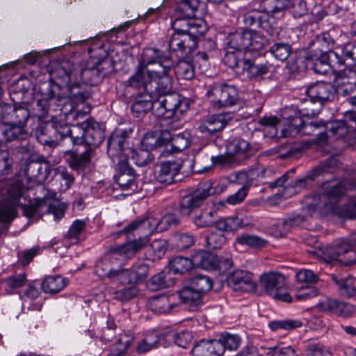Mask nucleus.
Here are the masks:
<instances>
[{"mask_svg": "<svg viewBox=\"0 0 356 356\" xmlns=\"http://www.w3.org/2000/svg\"><path fill=\"white\" fill-rule=\"evenodd\" d=\"M103 77L99 65L77 69L70 63L58 65L50 71L49 81L35 93L32 113L42 119L52 113L63 112L65 115L72 112L75 106L89 96L83 83L95 85Z\"/></svg>", "mask_w": 356, "mask_h": 356, "instance_id": "1", "label": "nucleus"}, {"mask_svg": "<svg viewBox=\"0 0 356 356\" xmlns=\"http://www.w3.org/2000/svg\"><path fill=\"white\" fill-rule=\"evenodd\" d=\"M156 48L147 47L143 49L138 65L134 74L126 81L128 88L138 90L131 105V111L134 117L142 118L153 106L152 93H155L153 83L147 78V70L153 68L157 57Z\"/></svg>", "mask_w": 356, "mask_h": 356, "instance_id": "2", "label": "nucleus"}, {"mask_svg": "<svg viewBox=\"0 0 356 356\" xmlns=\"http://www.w3.org/2000/svg\"><path fill=\"white\" fill-rule=\"evenodd\" d=\"M156 53L158 58L155 59L153 68L147 70V78L152 81L155 92L162 95L166 118H177L181 100L178 94L170 92L172 82L169 74L175 67L174 62L170 54H165L159 49H156Z\"/></svg>", "mask_w": 356, "mask_h": 356, "instance_id": "3", "label": "nucleus"}, {"mask_svg": "<svg viewBox=\"0 0 356 356\" xmlns=\"http://www.w3.org/2000/svg\"><path fill=\"white\" fill-rule=\"evenodd\" d=\"M314 62V70L320 74L326 73L332 63L339 66L353 67L356 65V42L336 47L333 50L318 49L310 55Z\"/></svg>", "mask_w": 356, "mask_h": 356, "instance_id": "4", "label": "nucleus"}, {"mask_svg": "<svg viewBox=\"0 0 356 356\" xmlns=\"http://www.w3.org/2000/svg\"><path fill=\"white\" fill-rule=\"evenodd\" d=\"M125 137L118 132L113 133L108 139L107 153L118 171L115 176V182L124 190L135 191L137 188L135 183V175L132 168L126 161L125 156L119 157V151H122Z\"/></svg>", "mask_w": 356, "mask_h": 356, "instance_id": "5", "label": "nucleus"}, {"mask_svg": "<svg viewBox=\"0 0 356 356\" xmlns=\"http://www.w3.org/2000/svg\"><path fill=\"white\" fill-rule=\"evenodd\" d=\"M345 193L343 186L338 182H326L323 185V193L319 195V204L327 212L337 213L342 218H354L356 216V198L348 201L344 207L337 209L335 204Z\"/></svg>", "mask_w": 356, "mask_h": 356, "instance_id": "6", "label": "nucleus"}, {"mask_svg": "<svg viewBox=\"0 0 356 356\" xmlns=\"http://www.w3.org/2000/svg\"><path fill=\"white\" fill-rule=\"evenodd\" d=\"M180 219L177 214L169 213L161 218L152 216L142 220H136L130 222L120 232L116 233V237L121 234H129L135 231L138 234L149 236L154 232H162L169 227L176 226L179 223Z\"/></svg>", "mask_w": 356, "mask_h": 356, "instance_id": "7", "label": "nucleus"}, {"mask_svg": "<svg viewBox=\"0 0 356 356\" xmlns=\"http://www.w3.org/2000/svg\"><path fill=\"white\" fill-rule=\"evenodd\" d=\"M309 99H302L299 111L301 115L312 118L318 114V109L313 107L314 103H319L322 105L326 102L330 101L334 98L335 90L334 87L327 83L317 82L309 86L306 90Z\"/></svg>", "mask_w": 356, "mask_h": 356, "instance_id": "8", "label": "nucleus"}, {"mask_svg": "<svg viewBox=\"0 0 356 356\" xmlns=\"http://www.w3.org/2000/svg\"><path fill=\"white\" fill-rule=\"evenodd\" d=\"M3 109L13 111V119L8 121V126L0 127V141L9 142L15 139H24L27 136L24 127L29 116L28 109L22 106H4Z\"/></svg>", "mask_w": 356, "mask_h": 356, "instance_id": "9", "label": "nucleus"}, {"mask_svg": "<svg viewBox=\"0 0 356 356\" xmlns=\"http://www.w3.org/2000/svg\"><path fill=\"white\" fill-rule=\"evenodd\" d=\"M266 39L258 32L245 30L229 35V44L232 48L248 52L256 53L261 50L266 44Z\"/></svg>", "mask_w": 356, "mask_h": 356, "instance_id": "10", "label": "nucleus"}, {"mask_svg": "<svg viewBox=\"0 0 356 356\" xmlns=\"http://www.w3.org/2000/svg\"><path fill=\"white\" fill-rule=\"evenodd\" d=\"M205 96L213 109L233 106L238 98L236 87L228 84L210 86Z\"/></svg>", "mask_w": 356, "mask_h": 356, "instance_id": "11", "label": "nucleus"}, {"mask_svg": "<svg viewBox=\"0 0 356 356\" xmlns=\"http://www.w3.org/2000/svg\"><path fill=\"white\" fill-rule=\"evenodd\" d=\"M85 125L82 124L81 126L74 125L69 128L67 125L58 124L54 121L49 122L47 124V128L51 127L55 138L49 137L45 138L44 136L40 138V143L50 146L56 145L58 139L64 138L67 136L71 138V141L74 145H81L83 143V136L85 134Z\"/></svg>", "mask_w": 356, "mask_h": 356, "instance_id": "12", "label": "nucleus"}, {"mask_svg": "<svg viewBox=\"0 0 356 356\" xmlns=\"http://www.w3.org/2000/svg\"><path fill=\"white\" fill-rule=\"evenodd\" d=\"M260 282L265 293L273 298L286 302L292 301L291 296L285 291L286 282L282 274L275 272L264 274Z\"/></svg>", "mask_w": 356, "mask_h": 356, "instance_id": "13", "label": "nucleus"}, {"mask_svg": "<svg viewBox=\"0 0 356 356\" xmlns=\"http://www.w3.org/2000/svg\"><path fill=\"white\" fill-rule=\"evenodd\" d=\"M212 185L211 181L201 182L193 193L183 197L179 204L180 214L182 216L190 215L191 211L200 206L207 197L215 194L216 190Z\"/></svg>", "mask_w": 356, "mask_h": 356, "instance_id": "14", "label": "nucleus"}, {"mask_svg": "<svg viewBox=\"0 0 356 356\" xmlns=\"http://www.w3.org/2000/svg\"><path fill=\"white\" fill-rule=\"evenodd\" d=\"M302 117L305 115H297L287 118L280 128L281 136L283 137H296L298 136L308 135L313 128L324 127L325 123L323 120L312 121L305 123Z\"/></svg>", "mask_w": 356, "mask_h": 356, "instance_id": "15", "label": "nucleus"}, {"mask_svg": "<svg viewBox=\"0 0 356 356\" xmlns=\"http://www.w3.org/2000/svg\"><path fill=\"white\" fill-rule=\"evenodd\" d=\"M23 193L21 182L13 183L8 191V198L0 200V222L10 223L17 216L16 201Z\"/></svg>", "mask_w": 356, "mask_h": 356, "instance_id": "16", "label": "nucleus"}, {"mask_svg": "<svg viewBox=\"0 0 356 356\" xmlns=\"http://www.w3.org/2000/svg\"><path fill=\"white\" fill-rule=\"evenodd\" d=\"M197 42L195 37L183 29L176 30L171 35L168 47L179 57L189 56L196 49Z\"/></svg>", "mask_w": 356, "mask_h": 356, "instance_id": "17", "label": "nucleus"}, {"mask_svg": "<svg viewBox=\"0 0 356 356\" xmlns=\"http://www.w3.org/2000/svg\"><path fill=\"white\" fill-rule=\"evenodd\" d=\"M227 284L234 291L252 292L256 289V282L252 273L243 270H236L227 277Z\"/></svg>", "mask_w": 356, "mask_h": 356, "instance_id": "18", "label": "nucleus"}, {"mask_svg": "<svg viewBox=\"0 0 356 356\" xmlns=\"http://www.w3.org/2000/svg\"><path fill=\"white\" fill-rule=\"evenodd\" d=\"M327 129L337 138L346 136L348 133L356 129V112L353 111L345 112L342 120L331 122Z\"/></svg>", "mask_w": 356, "mask_h": 356, "instance_id": "19", "label": "nucleus"}, {"mask_svg": "<svg viewBox=\"0 0 356 356\" xmlns=\"http://www.w3.org/2000/svg\"><path fill=\"white\" fill-rule=\"evenodd\" d=\"M233 118L232 113H222L209 116L202 120L197 129L202 134H213L222 130Z\"/></svg>", "mask_w": 356, "mask_h": 356, "instance_id": "20", "label": "nucleus"}, {"mask_svg": "<svg viewBox=\"0 0 356 356\" xmlns=\"http://www.w3.org/2000/svg\"><path fill=\"white\" fill-rule=\"evenodd\" d=\"M193 262L195 266L207 270L221 268L223 263L226 266H230L232 264V261L229 259H226L222 261L216 254L203 250H200L193 254Z\"/></svg>", "mask_w": 356, "mask_h": 356, "instance_id": "21", "label": "nucleus"}, {"mask_svg": "<svg viewBox=\"0 0 356 356\" xmlns=\"http://www.w3.org/2000/svg\"><path fill=\"white\" fill-rule=\"evenodd\" d=\"M181 168V163L177 161H168L157 165L154 174L156 180L167 185L175 181V177Z\"/></svg>", "mask_w": 356, "mask_h": 356, "instance_id": "22", "label": "nucleus"}, {"mask_svg": "<svg viewBox=\"0 0 356 356\" xmlns=\"http://www.w3.org/2000/svg\"><path fill=\"white\" fill-rule=\"evenodd\" d=\"M148 242V236L143 235V236L138 239L114 246L110 250L112 253L115 255V258L117 259L118 256L125 259H130Z\"/></svg>", "mask_w": 356, "mask_h": 356, "instance_id": "23", "label": "nucleus"}, {"mask_svg": "<svg viewBox=\"0 0 356 356\" xmlns=\"http://www.w3.org/2000/svg\"><path fill=\"white\" fill-rule=\"evenodd\" d=\"M177 296L160 295L154 296L148 301L149 308L155 313L166 314L174 309L177 306Z\"/></svg>", "mask_w": 356, "mask_h": 356, "instance_id": "24", "label": "nucleus"}, {"mask_svg": "<svg viewBox=\"0 0 356 356\" xmlns=\"http://www.w3.org/2000/svg\"><path fill=\"white\" fill-rule=\"evenodd\" d=\"M241 70L246 74L249 79H262L265 75L272 73L273 67L269 64H257L248 58L243 59Z\"/></svg>", "mask_w": 356, "mask_h": 356, "instance_id": "25", "label": "nucleus"}, {"mask_svg": "<svg viewBox=\"0 0 356 356\" xmlns=\"http://www.w3.org/2000/svg\"><path fill=\"white\" fill-rule=\"evenodd\" d=\"M204 6V3L200 0H181L175 10L177 20L197 17Z\"/></svg>", "mask_w": 356, "mask_h": 356, "instance_id": "26", "label": "nucleus"}, {"mask_svg": "<svg viewBox=\"0 0 356 356\" xmlns=\"http://www.w3.org/2000/svg\"><path fill=\"white\" fill-rule=\"evenodd\" d=\"M192 356H222V346L214 340H201L191 350Z\"/></svg>", "mask_w": 356, "mask_h": 356, "instance_id": "27", "label": "nucleus"}, {"mask_svg": "<svg viewBox=\"0 0 356 356\" xmlns=\"http://www.w3.org/2000/svg\"><path fill=\"white\" fill-rule=\"evenodd\" d=\"M170 138V132L166 129L160 131L147 132L142 139V145L150 151L165 145Z\"/></svg>", "mask_w": 356, "mask_h": 356, "instance_id": "28", "label": "nucleus"}, {"mask_svg": "<svg viewBox=\"0 0 356 356\" xmlns=\"http://www.w3.org/2000/svg\"><path fill=\"white\" fill-rule=\"evenodd\" d=\"M125 143L126 140H124V144L122 145V151H119V157L125 156L126 161L127 162L131 157V159L133 160L134 163L138 166L145 165L153 160L154 157L149 153V150L145 149L134 151L130 148L127 147L125 146Z\"/></svg>", "mask_w": 356, "mask_h": 356, "instance_id": "29", "label": "nucleus"}, {"mask_svg": "<svg viewBox=\"0 0 356 356\" xmlns=\"http://www.w3.org/2000/svg\"><path fill=\"white\" fill-rule=\"evenodd\" d=\"M337 160L335 157H331L323 163L320 164L318 167L312 169L311 171L308 172L307 175L300 179L296 182V186H303V184L305 183L307 180L313 181L318 176L325 174V173H332L334 170V167L337 165Z\"/></svg>", "mask_w": 356, "mask_h": 356, "instance_id": "30", "label": "nucleus"}, {"mask_svg": "<svg viewBox=\"0 0 356 356\" xmlns=\"http://www.w3.org/2000/svg\"><path fill=\"white\" fill-rule=\"evenodd\" d=\"M316 307L322 311L333 312L346 316L350 315L353 312V307L348 303L338 302L336 300L327 298H322L316 305Z\"/></svg>", "mask_w": 356, "mask_h": 356, "instance_id": "31", "label": "nucleus"}, {"mask_svg": "<svg viewBox=\"0 0 356 356\" xmlns=\"http://www.w3.org/2000/svg\"><path fill=\"white\" fill-rule=\"evenodd\" d=\"M118 263V259L111 250L102 258L99 259L95 265V273L101 277L110 279L115 270L114 265Z\"/></svg>", "mask_w": 356, "mask_h": 356, "instance_id": "32", "label": "nucleus"}, {"mask_svg": "<svg viewBox=\"0 0 356 356\" xmlns=\"http://www.w3.org/2000/svg\"><path fill=\"white\" fill-rule=\"evenodd\" d=\"M225 51L226 52L223 58L225 64L232 69H241L243 59H246L244 55L245 53L243 50H237L230 47L229 44V35L226 39Z\"/></svg>", "mask_w": 356, "mask_h": 356, "instance_id": "33", "label": "nucleus"}, {"mask_svg": "<svg viewBox=\"0 0 356 356\" xmlns=\"http://www.w3.org/2000/svg\"><path fill=\"white\" fill-rule=\"evenodd\" d=\"M104 133L97 123H86L83 143L87 144L89 147H97L102 143Z\"/></svg>", "mask_w": 356, "mask_h": 356, "instance_id": "34", "label": "nucleus"}, {"mask_svg": "<svg viewBox=\"0 0 356 356\" xmlns=\"http://www.w3.org/2000/svg\"><path fill=\"white\" fill-rule=\"evenodd\" d=\"M70 166L76 170L86 168L90 161L92 148L88 147L83 152L77 154L75 151H69L67 153Z\"/></svg>", "mask_w": 356, "mask_h": 356, "instance_id": "35", "label": "nucleus"}, {"mask_svg": "<svg viewBox=\"0 0 356 356\" xmlns=\"http://www.w3.org/2000/svg\"><path fill=\"white\" fill-rule=\"evenodd\" d=\"M356 247V236H352L347 238H340L335 242V250L332 259H337L339 256L354 252Z\"/></svg>", "mask_w": 356, "mask_h": 356, "instance_id": "36", "label": "nucleus"}, {"mask_svg": "<svg viewBox=\"0 0 356 356\" xmlns=\"http://www.w3.org/2000/svg\"><path fill=\"white\" fill-rule=\"evenodd\" d=\"M182 26L187 34L195 37L197 40L198 36L203 35L207 30L204 22L197 17L185 20Z\"/></svg>", "mask_w": 356, "mask_h": 356, "instance_id": "37", "label": "nucleus"}, {"mask_svg": "<svg viewBox=\"0 0 356 356\" xmlns=\"http://www.w3.org/2000/svg\"><path fill=\"white\" fill-rule=\"evenodd\" d=\"M191 135L188 131H184L172 135L167 145H170L174 152H181L189 146L191 143Z\"/></svg>", "mask_w": 356, "mask_h": 356, "instance_id": "38", "label": "nucleus"}, {"mask_svg": "<svg viewBox=\"0 0 356 356\" xmlns=\"http://www.w3.org/2000/svg\"><path fill=\"white\" fill-rule=\"evenodd\" d=\"M66 286V280L61 276H49L42 282L41 286L45 293H58Z\"/></svg>", "mask_w": 356, "mask_h": 356, "instance_id": "39", "label": "nucleus"}, {"mask_svg": "<svg viewBox=\"0 0 356 356\" xmlns=\"http://www.w3.org/2000/svg\"><path fill=\"white\" fill-rule=\"evenodd\" d=\"M332 279L338 285L341 296L350 297L356 293V279L355 277H348L339 280L333 275Z\"/></svg>", "mask_w": 356, "mask_h": 356, "instance_id": "40", "label": "nucleus"}, {"mask_svg": "<svg viewBox=\"0 0 356 356\" xmlns=\"http://www.w3.org/2000/svg\"><path fill=\"white\" fill-rule=\"evenodd\" d=\"M195 266L193 257L192 259L183 257H175L170 261V270L174 273L184 274Z\"/></svg>", "mask_w": 356, "mask_h": 356, "instance_id": "41", "label": "nucleus"}, {"mask_svg": "<svg viewBox=\"0 0 356 356\" xmlns=\"http://www.w3.org/2000/svg\"><path fill=\"white\" fill-rule=\"evenodd\" d=\"M190 285L201 296L209 291L213 286V282L210 277L204 275H197L191 278Z\"/></svg>", "mask_w": 356, "mask_h": 356, "instance_id": "42", "label": "nucleus"}, {"mask_svg": "<svg viewBox=\"0 0 356 356\" xmlns=\"http://www.w3.org/2000/svg\"><path fill=\"white\" fill-rule=\"evenodd\" d=\"M236 243L252 248H261L266 245L267 241L254 234H244L236 238Z\"/></svg>", "mask_w": 356, "mask_h": 356, "instance_id": "43", "label": "nucleus"}, {"mask_svg": "<svg viewBox=\"0 0 356 356\" xmlns=\"http://www.w3.org/2000/svg\"><path fill=\"white\" fill-rule=\"evenodd\" d=\"M177 300H179L184 304H198L201 301L202 296L190 285L180 291L177 293Z\"/></svg>", "mask_w": 356, "mask_h": 356, "instance_id": "44", "label": "nucleus"}, {"mask_svg": "<svg viewBox=\"0 0 356 356\" xmlns=\"http://www.w3.org/2000/svg\"><path fill=\"white\" fill-rule=\"evenodd\" d=\"M178 79L191 80L195 76L194 67L189 60H180L175 67Z\"/></svg>", "mask_w": 356, "mask_h": 356, "instance_id": "45", "label": "nucleus"}, {"mask_svg": "<svg viewBox=\"0 0 356 356\" xmlns=\"http://www.w3.org/2000/svg\"><path fill=\"white\" fill-rule=\"evenodd\" d=\"M170 241L178 250H184L191 247L195 242L193 235L186 233H177L174 234Z\"/></svg>", "mask_w": 356, "mask_h": 356, "instance_id": "46", "label": "nucleus"}, {"mask_svg": "<svg viewBox=\"0 0 356 356\" xmlns=\"http://www.w3.org/2000/svg\"><path fill=\"white\" fill-rule=\"evenodd\" d=\"M109 280L112 283L121 284L134 283L130 269L122 267L115 269Z\"/></svg>", "mask_w": 356, "mask_h": 356, "instance_id": "47", "label": "nucleus"}, {"mask_svg": "<svg viewBox=\"0 0 356 356\" xmlns=\"http://www.w3.org/2000/svg\"><path fill=\"white\" fill-rule=\"evenodd\" d=\"M302 326V322L298 319H284L274 321L269 323V327L272 330L282 329L284 330H291Z\"/></svg>", "mask_w": 356, "mask_h": 356, "instance_id": "48", "label": "nucleus"}, {"mask_svg": "<svg viewBox=\"0 0 356 356\" xmlns=\"http://www.w3.org/2000/svg\"><path fill=\"white\" fill-rule=\"evenodd\" d=\"M215 341L220 343L222 346L224 353L225 349L230 350H236L241 343V339L236 334L223 333L218 339H215Z\"/></svg>", "mask_w": 356, "mask_h": 356, "instance_id": "49", "label": "nucleus"}, {"mask_svg": "<svg viewBox=\"0 0 356 356\" xmlns=\"http://www.w3.org/2000/svg\"><path fill=\"white\" fill-rule=\"evenodd\" d=\"M166 339L170 342L173 341L174 343L179 347L186 348L187 345L192 339V334L189 332H181L175 333L174 332H168L165 334Z\"/></svg>", "mask_w": 356, "mask_h": 356, "instance_id": "50", "label": "nucleus"}, {"mask_svg": "<svg viewBox=\"0 0 356 356\" xmlns=\"http://www.w3.org/2000/svg\"><path fill=\"white\" fill-rule=\"evenodd\" d=\"M270 52L277 60L284 61L291 54V48L287 43H275L270 47Z\"/></svg>", "mask_w": 356, "mask_h": 356, "instance_id": "51", "label": "nucleus"}, {"mask_svg": "<svg viewBox=\"0 0 356 356\" xmlns=\"http://www.w3.org/2000/svg\"><path fill=\"white\" fill-rule=\"evenodd\" d=\"M296 298L298 300H307L318 295L317 289L312 286H296Z\"/></svg>", "mask_w": 356, "mask_h": 356, "instance_id": "52", "label": "nucleus"}, {"mask_svg": "<svg viewBox=\"0 0 356 356\" xmlns=\"http://www.w3.org/2000/svg\"><path fill=\"white\" fill-rule=\"evenodd\" d=\"M296 278L300 285L312 286L318 281V277L313 271L302 269L296 273Z\"/></svg>", "mask_w": 356, "mask_h": 356, "instance_id": "53", "label": "nucleus"}, {"mask_svg": "<svg viewBox=\"0 0 356 356\" xmlns=\"http://www.w3.org/2000/svg\"><path fill=\"white\" fill-rule=\"evenodd\" d=\"M226 238L223 233L212 232L206 237V244L210 249L221 248L225 243Z\"/></svg>", "mask_w": 356, "mask_h": 356, "instance_id": "54", "label": "nucleus"}, {"mask_svg": "<svg viewBox=\"0 0 356 356\" xmlns=\"http://www.w3.org/2000/svg\"><path fill=\"white\" fill-rule=\"evenodd\" d=\"M134 283L143 280L148 273V266L143 261L136 262L130 269Z\"/></svg>", "mask_w": 356, "mask_h": 356, "instance_id": "55", "label": "nucleus"}, {"mask_svg": "<svg viewBox=\"0 0 356 356\" xmlns=\"http://www.w3.org/2000/svg\"><path fill=\"white\" fill-rule=\"evenodd\" d=\"M152 104L153 106L151 108L152 113L157 117H165L166 118V108L163 102L162 95L159 93H152Z\"/></svg>", "mask_w": 356, "mask_h": 356, "instance_id": "56", "label": "nucleus"}, {"mask_svg": "<svg viewBox=\"0 0 356 356\" xmlns=\"http://www.w3.org/2000/svg\"><path fill=\"white\" fill-rule=\"evenodd\" d=\"M85 226L86 223L84 220H74L68 230V238L76 243L80 239L81 234L85 229Z\"/></svg>", "mask_w": 356, "mask_h": 356, "instance_id": "57", "label": "nucleus"}, {"mask_svg": "<svg viewBox=\"0 0 356 356\" xmlns=\"http://www.w3.org/2000/svg\"><path fill=\"white\" fill-rule=\"evenodd\" d=\"M173 282L167 279V274L164 272H160L155 275L151 279V285L153 290H159L170 286Z\"/></svg>", "mask_w": 356, "mask_h": 356, "instance_id": "58", "label": "nucleus"}, {"mask_svg": "<svg viewBox=\"0 0 356 356\" xmlns=\"http://www.w3.org/2000/svg\"><path fill=\"white\" fill-rule=\"evenodd\" d=\"M274 1V6L267 10L268 13H271L275 17L282 16V13L283 10L287 8H290L293 5L292 0H273Z\"/></svg>", "mask_w": 356, "mask_h": 356, "instance_id": "59", "label": "nucleus"}, {"mask_svg": "<svg viewBox=\"0 0 356 356\" xmlns=\"http://www.w3.org/2000/svg\"><path fill=\"white\" fill-rule=\"evenodd\" d=\"M138 289L135 286L124 288L115 293V298L121 301L129 300L137 296Z\"/></svg>", "mask_w": 356, "mask_h": 356, "instance_id": "60", "label": "nucleus"}, {"mask_svg": "<svg viewBox=\"0 0 356 356\" xmlns=\"http://www.w3.org/2000/svg\"><path fill=\"white\" fill-rule=\"evenodd\" d=\"M165 338V334L164 336H161L159 332L156 331L147 332L143 337L145 342H147V343L151 345L154 348H156L158 346V344L161 343L162 340H164Z\"/></svg>", "mask_w": 356, "mask_h": 356, "instance_id": "61", "label": "nucleus"}, {"mask_svg": "<svg viewBox=\"0 0 356 356\" xmlns=\"http://www.w3.org/2000/svg\"><path fill=\"white\" fill-rule=\"evenodd\" d=\"M149 248L156 257L161 258L167 250V242L163 239L155 240L150 244Z\"/></svg>", "mask_w": 356, "mask_h": 356, "instance_id": "62", "label": "nucleus"}, {"mask_svg": "<svg viewBox=\"0 0 356 356\" xmlns=\"http://www.w3.org/2000/svg\"><path fill=\"white\" fill-rule=\"evenodd\" d=\"M39 285V284L38 286H36L35 284H29L22 296V300L24 301H27L37 299L40 294V291L38 287Z\"/></svg>", "mask_w": 356, "mask_h": 356, "instance_id": "63", "label": "nucleus"}, {"mask_svg": "<svg viewBox=\"0 0 356 356\" xmlns=\"http://www.w3.org/2000/svg\"><path fill=\"white\" fill-rule=\"evenodd\" d=\"M247 195V187L242 186L237 192L227 197V202L232 205L238 204L244 200Z\"/></svg>", "mask_w": 356, "mask_h": 356, "instance_id": "64", "label": "nucleus"}]
</instances>
